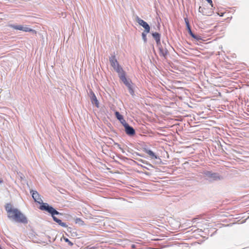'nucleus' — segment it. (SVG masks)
I'll use <instances>...</instances> for the list:
<instances>
[{
  "instance_id": "f257e3e1",
  "label": "nucleus",
  "mask_w": 249,
  "mask_h": 249,
  "mask_svg": "<svg viewBox=\"0 0 249 249\" xmlns=\"http://www.w3.org/2000/svg\"><path fill=\"white\" fill-rule=\"evenodd\" d=\"M5 209L9 218L18 222L27 223L28 221L25 216L18 209L14 208L11 204H7L6 205Z\"/></svg>"
},
{
  "instance_id": "f03ea898",
  "label": "nucleus",
  "mask_w": 249,
  "mask_h": 249,
  "mask_svg": "<svg viewBox=\"0 0 249 249\" xmlns=\"http://www.w3.org/2000/svg\"><path fill=\"white\" fill-rule=\"evenodd\" d=\"M39 209L41 210L46 211L49 213H50L53 220L58 223L60 226L63 227H67L68 225L66 223L63 222L61 220L58 219L57 217L55 216V215H62L61 213L57 211L55 209H54L53 207L49 206L48 204H43V205H40L39 207Z\"/></svg>"
},
{
  "instance_id": "7ed1b4c3",
  "label": "nucleus",
  "mask_w": 249,
  "mask_h": 249,
  "mask_svg": "<svg viewBox=\"0 0 249 249\" xmlns=\"http://www.w3.org/2000/svg\"><path fill=\"white\" fill-rule=\"evenodd\" d=\"M9 26L15 30L22 31L25 32H32L33 34H36V31L35 30L30 28L27 26L11 24Z\"/></svg>"
},
{
  "instance_id": "20e7f679",
  "label": "nucleus",
  "mask_w": 249,
  "mask_h": 249,
  "mask_svg": "<svg viewBox=\"0 0 249 249\" xmlns=\"http://www.w3.org/2000/svg\"><path fill=\"white\" fill-rule=\"evenodd\" d=\"M203 174L206 179L211 181L219 179V176L217 173H213L209 171H205Z\"/></svg>"
},
{
  "instance_id": "39448f33",
  "label": "nucleus",
  "mask_w": 249,
  "mask_h": 249,
  "mask_svg": "<svg viewBox=\"0 0 249 249\" xmlns=\"http://www.w3.org/2000/svg\"><path fill=\"white\" fill-rule=\"evenodd\" d=\"M30 193L32 194V196L35 202L43 205V204H47L46 203H43V200L41 197L40 195L36 191L31 190Z\"/></svg>"
},
{
  "instance_id": "423d86ee",
  "label": "nucleus",
  "mask_w": 249,
  "mask_h": 249,
  "mask_svg": "<svg viewBox=\"0 0 249 249\" xmlns=\"http://www.w3.org/2000/svg\"><path fill=\"white\" fill-rule=\"evenodd\" d=\"M136 19V21L139 23V24L144 28L145 32L148 33L150 32V29L148 24L143 20L141 19L138 17H137Z\"/></svg>"
},
{
  "instance_id": "0eeeda50",
  "label": "nucleus",
  "mask_w": 249,
  "mask_h": 249,
  "mask_svg": "<svg viewBox=\"0 0 249 249\" xmlns=\"http://www.w3.org/2000/svg\"><path fill=\"white\" fill-rule=\"evenodd\" d=\"M185 20V23H186V26H187V30L188 31V32L189 33V34L194 38L195 39H199V37H198L197 36H196V35H195L193 32H192V30L191 29V27L190 26V24H189V21L188 20L187 18H185L184 19Z\"/></svg>"
},
{
  "instance_id": "6e6552de",
  "label": "nucleus",
  "mask_w": 249,
  "mask_h": 249,
  "mask_svg": "<svg viewBox=\"0 0 249 249\" xmlns=\"http://www.w3.org/2000/svg\"><path fill=\"white\" fill-rule=\"evenodd\" d=\"M109 61L111 64V65L113 68L115 67H117L118 66H119V63L117 60V59L115 58V56L114 55H112L109 57Z\"/></svg>"
},
{
  "instance_id": "1a4fd4ad",
  "label": "nucleus",
  "mask_w": 249,
  "mask_h": 249,
  "mask_svg": "<svg viewBox=\"0 0 249 249\" xmlns=\"http://www.w3.org/2000/svg\"><path fill=\"white\" fill-rule=\"evenodd\" d=\"M125 125L124 128L126 133L129 135H134L135 133L134 129L129 124H125Z\"/></svg>"
},
{
  "instance_id": "9d476101",
  "label": "nucleus",
  "mask_w": 249,
  "mask_h": 249,
  "mask_svg": "<svg viewBox=\"0 0 249 249\" xmlns=\"http://www.w3.org/2000/svg\"><path fill=\"white\" fill-rule=\"evenodd\" d=\"M158 47L160 55L163 56V57H165L168 53V51L167 49L165 48H163L162 46H160V44L159 45Z\"/></svg>"
},
{
  "instance_id": "9b49d317",
  "label": "nucleus",
  "mask_w": 249,
  "mask_h": 249,
  "mask_svg": "<svg viewBox=\"0 0 249 249\" xmlns=\"http://www.w3.org/2000/svg\"><path fill=\"white\" fill-rule=\"evenodd\" d=\"M91 100L92 104H95L97 107H99V102L96 96L92 91L91 92Z\"/></svg>"
},
{
  "instance_id": "f8f14e48",
  "label": "nucleus",
  "mask_w": 249,
  "mask_h": 249,
  "mask_svg": "<svg viewBox=\"0 0 249 249\" xmlns=\"http://www.w3.org/2000/svg\"><path fill=\"white\" fill-rule=\"evenodd\" d=\"M152 36L154 37V38L155 39V40L157 42V45L159 46V45L160 44V35L158 33H154L152 34Z\"/></svg>"
},
{
  "instance_id": "ddd939ff",
  "label": "nucleus",
  "mask_w": 249,
  "mask_h": 249,
  "mask_svg": "<svg viewBox=\"0 0 249 249\" xmlns=\"http://www.w3.org/2000/svg\"><path fill=\"white\" fill-rule=\"evenodd\" d=\"M206 9L201 7H199L198 11L199 13H201L203 15L205 16H211L212 15L213 12H211L210 13H205Z\"/></svg>"
},
{
  "instance_id": "4468645a",
  "label": "nucleus",
  "mask_w": 249,
  "mask_h": 249,
  "mask_svg": "<svg viewBox=\"0 0 249 249\" xmlns=\"http://www.w3.org/2000/svg\"><path fill=\"white\" fill-rule=\"evenodd\" d=\"M114 69L118 73L119 77H120L122 74H124L122 68H121L119 65L117 67L114 68Z\"/></svg>"
},
{
  "instance_id": "2eb2a0df",
  "label": "nucleus",
  "mask_w": 249,
  "mask_h": 249,
  "mask_svg": "<svg viewBox=\"0 0 249 249\" xmlns=\"http://www.w3.org/2000/svg\"><path fill=\"white\" fill-rule=\"evenodd\" d=\"M146 152L150 156L151 158L154 159H158L157 156L152 151L150 150H146Z\"/></svg>"
},
{
  "instance_id": "dca6fc26",
  "label": "nucleus",
  "mask_w": 249,
  "mask_h": 249,
  "mask_svg": "<svg viewBox=\"0 0 249 249\" xmlns=\"http://www.w3.org/2000/svg\"><path fill=\"white\" fill-rule=\"evenodd\" d=\"M75 222L76 224H77L79 225H84V221L80 218H76L75 219Z\"/></svg>"
},
{
  "instance_id": "f3484780",
  "label": "nucleus",
  "mask_w": 249,
  "mask_h": 249,
  "mask_svg": "<svg viewBox=\"0 0 249 249\" xmlns=\"http://www.w3.org/2000/svg\"><path fill=\"white\" fill-rule=\"evenodd\" d=\"M115 116L120 121L121 120H123V116L120 114V113L118 111L115 112Z\"/></svg>"
},
{
  "instance_id": "a211bd4d",
  "label": "nucleus",
  "mask_w": 249,
  "mask_h": 249,
  "mask_svg": "<svg viewBox=\"0 0 249 249\" xmlns=\"http://www.w3.org/2000/svg\"><path fill=\"white\" fill-rule=\"evenodd\" d=\"M128 89V90H129V93L132 95H133L134 94V90L132 89V87L131 85L127 87Z\"/></svg>"
},
{
  "instance_id": "6ab92c4d",
  "label": "nucleus",
  "mask_w": 249,
  "mask_h": 249,
  "mask_svg": "<svg viewBox=\"0 0 249 249\" xmlns=\"http://www.w3.org/2000/svg\"><path fill=\"white\" fill-rule=\"evenodd\" d=\"M147 33H146V32H143L142 33V39L143 40V41H144V42H146V41H147V38H146V34Z\"/></svg>"
},
{
  "instance_id": "aec40b11",
  "label": "nucleus",
  "mask_w": 249,
  "mask_h": 249,
  "mask_svg": "<svg viewBox=\"0 0 249 249\" xmlns=\"http://www.w3.org/2000/svg\"><path fill=\"white\" fill-rule=\"evenodd\" d=\"M119 77L124 83L127 80V79L125 77V74H122L121 76Z\"/></svg>"
},
{
  "instance_id": "412c9836",
  "label": "nucleus",
  "mask_w": 249,
  "mask_h": 249,
  "mask_svg": "<svg viewBox=\"0 0 249 249\" xmlns=\"http://www.w3.org/2000/svg\"><path fill=\"white\" fill-rule=\"evenodd\" d=\"M120 122L121 123V124L124 125V127H125V124H128L126 122V121L124 120V118H123V120H121L120 121Z\"/></svg>"
},
{
  "instance_id": "4be33fe9",
  "label": "nucleus",
  "mask_w": 249,
  "mask_h": 249,
  "mask_svg": "<svg viewBox=\"0 0 249 249\" xmlns=\"http://www.w3.org/2000/svg\"><path fill=\"white\" fill-rule=\"evenodd\" d=\"M64 240L65 241V242H67L70 246L73 245V243L71 242L68 238H64Z\"/></svg>"
},
{
  "instance_id": "5701e85b",
  "label": "nucleus",
  "mask_w": 249,
  "mask_h": 249,
  "mask_svg": "<svg viewBox=\"0 0 249 249\" xmlns=\"http://www.w3.org/2000/svg\"><path fill=\"white\" fill-rule=\"evenodd\" d=\"M127 87L131 85L130 83L127 80L124 83Z\"/></svg>"
},
{
  "instance_id": "b1692460",
  "label": "nucleus",
  "mask_w": 249,
  "mask_h": 249,
  "mask_svg": "<svg viewBox=\"0 0 249 249\" xmlns=\"http://www.w3.org/2000/svg\"><path fill=\"white\" fill-rule=\"evenodd\" d=\"M209 3H210L211 6L213 7V1L212 0H206Z\"/></svg>"
},
{
  "instance_id": "393cba45",
  "label": "nucleus",
  "mask_w": 249,
  "mask_h": 249,
  "mask_svg": "<svg viewBox=\"0 0 249 249\" xmlns=\"http://www.w3.org/2000/svg\"><path fill=\"white\" fill-rule=\"evenodd\" d=\"M211 12H212V11H208V10L206 9L205 13H210Z\"/></svg>"
},
{
  "instance_id": "a878e982",
  "label": "nucleus",
  "mask_w": 249,
  "mask_h": 249,
  "mask_svg": "<svg viewBox=\"0 0 249 249\" xmlns=\"http://www.w3.org/2000/svg\"><path fill=\"white\" fill-rule=\"evenodd\" d=\"M3 182V180L1 179H0V184L2 183Z\"/></svg>"
},
{
  "instance_id": "bb28decb",
  "label": "nucleus",
  "mask_w": 249,
  "mask_h": 249,
  "mask_svg": "<svg viewBox=\"0 0 249 249\" xmlns=\"http://www.w3.org/2000/svg\"><path fill=\"white\" fill-rule=\"evenodd\" d=\"M0 249H2L0 247Z\"/></svg>"
}]
</instances>
